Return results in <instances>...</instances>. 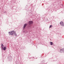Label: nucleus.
I'll return each mask as SVG.
<instances>
[{
	"label": "nucleus",
	"mask_w": 64,
	"mask_h": 64,
	"mask_svg": "<svg viewBox=\"0 0 64 64\" xmlns=\"http://www.w3.org/2000/svg\"><path fill=\"white\" fill-rule=\"evenodd\" d=\"M14 31H12V32H9V35H14Z\"/></svg>",
	"instance_id": "obj_1"
},
{
	"label": "nucleus",
	"mask_w": 64,
	"mask_h": 64,
	"mask_svg": "<svg viewBox=\"0 0 64 64\" xmlns=\"http://www.w3.org/2000/svg\"><path fill=\"white\" fill-rule=\"evenodd\" d=\"M60 25H61V26H64V23H63V22H61L60 23Z\"/></svg>",
	"instance_id": "obj_2"
},
{
	"label": "nucleus",
	"mask_w": 64,
	"mask_h": 64,
	"mask_svg": "<svg viewBox=\"0 0 64 64\" xmlns=\"http://www.w3.org/2000/svg\"><path fill=\"white\" fill-rule=\"evenodd\" d=\"M33 21H29L28 23L29 24H30H30H33Z\"/></svg>",
	"instance_id": "obj_3"
},
{
	"label": "nucleus",
	"mask_w": 64,
	"mask_h": 64,
	"mask_svg": "<svg viewBox=\"0 0 64 64\" xmlns=\"http://www.w3.org/2000/svg\"><path fill=\"white\" fill-rule=\"evenodd\" d=\"M27 24H24V29L25 27H26V25H27Z\"/></svg>",
	"instance_id": "obj_4"
},
{
	"label": "nucleus",
	"mask_w": 64,
	"mask_h": 64,
	"mask_svg": "<svg viewBox=\"0 0 64 64\" xmlns=\"http://www.w3.org/2000/svg\"><path fill=\"white\" fill-rule=\"evenodd\" d=\"M4 47V45H3V44H2V45L1 46V47L2 48V49L3 48V47Z\"/></svg>",
	"instance_id": "obj_5"
},
{
	"label": "nucleus",
	"mask_w": 64,
	"mask_h": 64,
	"mask_svg": "<svg viewBox=\"0 0 64 64\" xmlns=\"http://www.w3.org/2000/svg\"><path fill=\"white\" fill-rule=\"evenodd\" d=\"M6 47H4V48H3L4 50H6Z\"/></svg>",
	"instance_id": "obj_6"
},
{
	"label": "nucleus",
	"mask_w": 64,
	"mask_h": 64,
	"mask_svg": "<svg viewBox=\"0 0 64 64\" xmlns=\"http://www.w3.org/2000/svg\"><path fill=\"white\" fill-rule=\"evenodd\" d=\"M50 44L51 45H53V42H50Z\"/></svg>",
	"instance_id": "obj_7"
},
{
	"label": "nucleus",
	"mask_w": 64,
	"mask_h": 64,
	"mask_svg": "<svg viewBox=\"0 0 64 64\" xmlns=\"http://www.w3.org/2000/svg\"><path fill=\"white\" fill-rule=\"evenodd\" d=\"M14 35L15 36H16V32H14Z\"/></svg>",
	"instance_id": "obj_8"
},
{
	"label": "nucleus",
	"mask_w": 64,
	"mask_h": 64,
	"mask_svg": "<svg viewBox=\"0 0 64 64\" xmlns=\"http://www.w3.org/2000/svg\"><path fill=\"white\" fill-rule=\"evenodd\" d=\"M61 50V51H64V49L63 48Z\"/></svg>",
	"instance_id": "obj_9"
},
{
	"label": "nucleus",
	"mask_w": 64,
	"mask_h": 64,
	"mask_svg": "<svg viewBox=\"0 0 64 64\" xmlns=\"http://www.w3.org/2000/svg\"><path fill=\"white\" fill-rule=\"evenodd\" d=\"M52 26V25H50V28Z\"/></svg>",
	"instance_id": "obj_10"
}]
</instances>
